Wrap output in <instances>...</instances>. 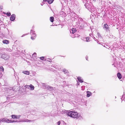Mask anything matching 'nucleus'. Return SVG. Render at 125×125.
Segmentation results:
<instances>
[{
	"instance_id": "39",
	"label": "nucleus",
	"mask_w": 125,
	"mask_h": 125,
	"mask_svg": "<svg viewBox=\"0 0 125 125\" xmlns=\"http://www.w3.org/2000/svg\"><path fill=\"white\" fill-rule=\"evenodd\" d=\"M62 112H63V113H65L66 112V111L65 110H64L62 111Z\"/></svg>"
},
{
	"instance_id": "4",
	"label": "nucleus",
	"mask_w": 125,
	"mask_h": 125,
	"mask_svg": "<svg viewBox=\"0 0 125 125\" xmlns=\"http://www.w3.org/2000/svg\"><path fill=\"white\" fill-rule=\"evenodd\" d=\"M2 122H7L8 123H13L16 122V121L13 120H10L8 119L3 118L1 120Z\"/></svg>"
},
{
	"instance_id": "17",
	"label": "nucleus",
	"mask_w": 125,
	"mask_h": 125,
	"mask_svg": "<svg viewBox=\"0 0 125 125\" xmlns=\"http://www.w3.org/2000/svg\"><path fill=\"white\" fill-rule=\"evenodd\" d=\"M75 34H74V33H70V35L73 38H75Z\"/></svg>"
},
{
	"instance_id": "18",
	"label": "nucleus",
	"mask_w": 125,
	"mask_h": 125,
	"mask_svg": "<svg viewBox=\"0 0 125 125\" xmlns=\"http://www.w3.org/2000/svg\"><path fill=\"white\" fill-rule=\"evenodd\" d=\"M54 18L53 17H50V20L52 22H53L54 21Z\"/></svg>"
},
{
	"instance_id": "31",
	"label": "nucleus",
	"mask_w": 125,
	"mask_h": 125,
	"mask_svg": "<svg viewBox=\"0 0 125 125\" xmlns=\"http://www.w3.org/2000/svg\"><path fill=\"white\" fill-rule=\"evenodd\" d=\"M86 40H87L86 42H89L90 41V40H90L89 38V37H86Z\"/></svg>"
},
{
	"instance_id": "8",
	"label": "nucleus",
	"mask_w": 125,
	"mask_h": 125,
	"mask_svg": "<svg viewBox=\"0 0 125 125\" xmlns=\"http://www.w3.org/2000/svg\"><path fill=\"white\" fill-rule=\"evenodd\" d=\"M16 16L15 14L12 15L10 18V20L11 21H13L15 19Z\"/></svg>"
},
{
	"instance_id": "33",
	"label": "nucleus",
	"mask_w": 125,
	"mask_h": 125,
	"mask_svg": "<svg viewBox=\"0 0 125 125\" xmlns=\"http://www.w3.org/2000/svg\"><path fill=\"white\" fill-rule=\"evenodd\" d=\"M16 118L19 119L20 118V117L21 116V115H16Z\"/></svg>"
},
{
	"instance_id": "43",
	"label": "nucleus",
	"mask_w": 125,
	"mask_h": 125,
	"mask_svg": "<svg viewBox=\"0 0 125 125\" xmlns=\"http://www.w3.org/2000/svg\"><path fill=\"white\" fill-rule=\"evenodd\" d=\"M43 1H48V0H43Z\"/></svg>"
},
{
	"instance_id": "16",
	"label": "nucleus",
	"mask_w": 125,
	"mask_h": 125,
	"mask_svg": "<svg viewBox=\"0 0 125 125\" xmlns=\"http://www.w3.org/2000/svg\"><path fill=\"white\" fill-rule=\"evenodd\" d=\"M22 73L24 74L27 75H29L30 73V72L29 71H23Z\"/></svg>"
},
{
	"instance_id": "10",
	"label": "nucleus",
	"mask_w": 125,
	"mask_h": 125,
	"mask_svg": "<svg viewBox=\"0 0 125 125\" xmlns=\"http://www.w3.org/2000/svg\"><path fill=\"white\" fill-rule=\"evenodd\" d=\"M86 93L87 94L86 96L87 97H89L90 96H91L92 94V93L90 91H86Z\"/></svg>"
},
{
	"instance_id": "6",
	"label": "nucleus",
	"mask_w": 125,
	"mask_h": 125,
	"mask_svg": "<svg viewBox=\"0 0 125 125\" xmlns=\"http://www.w3.org/2000/svg\"><path fill=\"white\" fill-rule=\"evenodd\" d=\"M103 28L106 31H110L108 25L107 24H104L103 27Z\"/></svg>"
},
{
	"instance_id": "36",
	"label": "nucleus",
	"mask_w": 125,
	"mask_h": 125,
	"mask_svg": "<svg viewBox=\"0 0 125 125\" xmlns=\"http://www.w3.org/2000/svg\"><path fill=\"white\" fill-rule=\"evenodd\" d=\"M89 35L91 37H92L93 36V37H94L93 35L92 34H92H91V33Z\"/></svg>"
},
{
	"instance_id": "21",
	"label": "nucleus",
	"mask_w": 125,
	"mask_h": 125,
	"mask_svg": "<svg viewBox=\"0 0 125 125\" xmlns=\"http://www.w3.org/2000/svg\"><path fill=\"white\" fill-rule=\"evenodd\" d=\"M53 0H48L47 2L49 4H51L53 2Z\"/></svg>"
},
{
	"instance_id": "41",
	"label": "nucleus",
	"mask_w": 125,
	"mask_h": 125,
	"mask_svg": "<svg viewBox=\"0 0 125 125\" xmlns=\"http://www.w3.org/2000/svg\"><path fill=\"white\" fill-rule=\"evenodd\" d=\"M88 59V57H87V56H86V60H87Z\"/></svg>"
},
{
	"instance_id": "13",
	"label": "nucleus",
	"mask_w": 125,
	"mask_h": 125,
	"mask_svg": "<svg viewBox=\"0 0 125 125\" xmlns=\"http://www.w3.org/2000/svg\"><path fill=\"white\" fill-rule=\"evenodd\" d=\"M76 31V30L74 28H72L71 30L70 31V33H74Z\"/></svg>"
},
{
	"instance_id": "27",
	"label": "nucleus",
	"mask_w": 125,
	"mask_h": 125,
	"mask_svg": "<svg viewBox=\"0 0 125 125\" xmlns=\"http://www.w3.org/2000/svg\"><path fill=\"white\" fill-rule=\"evenodd\" d=\"M0 69H1V70L3 72L4 71V68L2 66H1L0 67Z\"/></svg>"
},
{
	"instance_id": "1",
	"label": "nucleus",
	"mask_w": 125,
	"mask_h": 125,
	"mask_svg": "<svg viewBox=\"0 0 125 125\" xmlns=\"http://www.w3.org/2000/svg\"><path fill=\"white\" fill-rule=\"evenodd\" d=\"M68 116L73 118H78L80 117V115L77 112L73 111H71L67 114Z\"/></svg>"
},
{
	"instance_id": "11",
	"label": "nucleus",
	"mask_w": 125,
	"mask_h": 125,
	"mask_svg": "<svg viewBox=\"0 0 125 125\" xmlns=\"http://www.w3.org/2000/svg\"><path fill=\"white\" fill-rule=\"evenodd\" d=\"M47 88L50 91H52L54 89L53 87L49 86H47Z\"/></svg>"
},
{
	"instance_id": "5",
	"label": "nucleus",
	"mask_w": 125,
	"mask_h": 125,
	"mask_svg": "<svg viewBox=\"0 0 125 125\" xmlns=\"http://www.w3.org/2000/svg\"><path fill=\"white\" fill-rule=\"evenodd\" d=\"M24 87H25V88H28L31 90H33L34 88V86L32 84H30V85H25Z\"/></svg>"
},
{
	"instance_id": "22",
	"label": "nucleus",
	"mask_w": 125,
	"mask_h": 125,
	"mask_svg": "<svg viewBox=\"0 0 125 125\" xmlns=\"http://www.w3.org/2000/svg\"><path fill=\"white\" fill-rule=\"evenodd\" d=\"M90 11L92 13L93 12L94 10V8H92L91 9H90Z\"/></svg>"
},
{
	"instance_id": "30",
	"label": "nucleus",
	"mask_w": 125,
	"mask_h": 125,
	"mask_svg": "<svg viewBox=\"0 0 125 125\" xmlns=\"http://www.w3.org/2000/svg\"><path fill=\"white\" fill-rule=\"evenodd\" d=\"M12 117L13 118H16V115H12Z\"/></svg>"
},
{
	"instance_id": "46",
	"label": "nucleus",
	"mask_w": 125,
	"mask_h": 125,
	"mask_svg": "<svg viewBox=\"0 0 125 125\" xmlns=\"http://www.w3.org/2000/svg\"><path fill=\"white\" fill-rule=\"evenodd\" d=\"M11 91H12L13 90H11Z\"/></svg>"
},
{
	"instance_id": "26",
	"label": "nucleus",
	"mask_w": 125,
	"mask_h": 125,
	"mask_svg": "<svg viewBox=\"0 0 125 125\" xmlns=\"http://www.w3.org/2000/svg\"><path fill=\"white\" fill-rule=\"evenodd\" d=\"M52 66L56 69L58 68V66L57 65H53Z\"/></svg>"
},
{
	"instance_id": "37",
	"label": "nucleus",
	"mask_w": 125,
	"mask_h": 125,
	"mask_svg": "<svg viewBox=\"0 0 125 125\" xmlns=\"http://www.w3.org/2000/svg\"><path fill=\"white\" fill-rule=\"evenodd\" d=\"M57 124L58 125H60V121L58 122Z\"/></svg>"
},
{
	"instance_id": "34",
	"label": "nucleus",
	"mask_w": 125,
	"mask_h": 125,
	"mask_svg": "<svg viewBox=\"0 0 125 125\" xmlns=\"http://www.w3.org/2000/svg\"><path fill=\"white\" fill-rule=\"evenodd\" d=\"M122 100H124V99L125 98V95H123L122 96V97L121 98Z\"/></svg>"
},
{
	"instance_id": "9",
	"label": "nucleus",
	"mask_w": 125,
	"mask_h": 125,
	"mask_svg": "<svg viewBox=\"0 0 125 125\" xmlns=\"http://www.w3.org/2000/svg\"><path fill=\"white\" fill-rule=\"evenodd\" d=\"M33 121V120H28L27 119H24L22 120V122H31Z\"/></svg>"
},
{
	"instance_id": "19",
	"label": "nucleus",
	"mask_w": 125,
	"mask_h": 125,
	"mask_svg": "<svg viewBox=\"0 0 125 125\" xmlns=\"http://www.w3.org/2000/svg\"><path fill=\"white\" fill-rule=\"evenodd\" d=\"M63 71L64 72V73L67 75L68 72L66 69H64L63 70Z\"/></svg>"
},
{
	"instance_id": "32",
	"label": "nucleus",
	"mask_w": 125,
	"mask_h": 125,
	"mask_svg": "<svg viewBox=\"0 0 125 125\" xmlns=\"http://www.w3.org/2000/svg\"><path fill=\"white\" fill-rule=\"evenodd\" d=\"M80 36L78 34H75V38L76 37H79Z\"/></svg>"
},
{
	"instance_id": "28",
	"label": "nucleus",
	"mask_w": 125,
	"mask_h": 125,
	"mask_svg": "<svg viewBox=\"0 0 125 125\" xmlns=\"http://www.w3.org/2000/svg\"><path fill=\"white\" fill-rule=\"evenodd\" d=\"M3 9V7L2 6L0 5V11H1Z\"/></svg>"
},
{
	"instance_id": "44",
	"label": "nucleus",
	"mask_w": 125,
	"mask_h": 125,
	"mask_svg": "<svg viewBox=\"0 0 125 125\" xmlns=\"http://www.w3.org/2000/svg\"><path fill=\"white\" fill-rule=\"evenodd\" d=\"M97 43H99V42L98 41L97 42Z\"/></svg>"
},
{
	"instance_id": "35",
	"label": "nucleus",
	"mask_w": 125,
	"mask_h": 125,
	"mask_svg": "<svg viewBox=\"0 0 125 125\" xmlns=\"http://www.w3.org/2000/svg\"><path fill=\"white\" fill-rule=\"evenodd\" d=\"M44 57H41L40 58L42 60H43L44 59Z\"/></svg>"
},
{
	"instance_id": "23",
	"label": "nucleus",
	"mask_w": 125,
	"mask_h": 125,
	"mask_svg": "<svg viewBox=\"0 0 125 125\" xmlns=\"http://www.w3.org/2000/svg\"><path fill=\"white\" fill-rule=\"evenodd\" d=\"M81 39L82 40L84 41H86L87 40L86 37H82Z\"/></svg>"
},
{
	"instance_id": "38",
	"label": "nucleus",
	"mask_w": 125,
	"mask_h": 125,
	"mask_svg": "<svg viewBox=\"0 0 125 125\" xmlns=\"http://www.w3.org/2000/svg\"><path fill=\"white\" fill-rule=\"evenodd\" d=\"M27 34H23L21 37H23L25 36V35H26Z\"/></svg>"
},
{
	"instance_id": "7",
	"label": "nucleus",
	"mask_w": 125,
	"mask_h": 125,
	"mask_svg": "<svg viewBox=\"0 0 125 125\" xmlns=\"http://www.w3.org/2000/svg\"><path fill=\"white\" fill-rule=\"evenodd\" d=\"M9 56L5 54H3L1 56V58L4 59L5 60H8L9 58Z\"/></svg>"
},
{
	"instance_id": "2",
	"label": "nucleus",
	"mask_w": 125,
	"mask_h": 125,
	"mask_svg": "<svg viewBox=\"0 0 125 125\" xmlns=\"http://www.w3.org/2000/svg\"><path fill=\"white\" fill-rule=\"evenodd\" d=\"M91 31L93 32V34L96 33L97 35V36L96 37L97 38V39L95 38V37H94V39L95 41H96V40H98L100 41H103V39L101 37L99 33L95 30V29L93 28L91 29Z\"/></svg>"
},
{
	"instance_id": "25",
	"label": "nucleus",
	"mask_w": 125,
	"mask_h": 125,
	"mask_svg": "<svg viewBox=\"0 0 125 125\" xmlns=\"http://www.w3.org/2000/svg\"><path fill=\"white\" fill-rule=\"evenodd\" d=\"M6 14L8 16H10L11 15V13L10 12H7Z\"/></svg>"
},
{
	"instance_id": "14",
	"label": "nucleus",
	"mask_w": 125,
	"mask_h": 125,
	"mask_svg": "<svg viewBox=\"0 0 125 125\" xmlns=\"http://www.w3.org/2000/svg\"><path fill=\"white\" fill-rule=\"evenodd\" d=\"M2 42L3 43L6 44H8L9 43V41L8 40H5L3 41Z\"/></svg>"
},
{
	"instance_id": "12",
	"label": "nucleus",
	"mask_w": 125,
	"mask_h": 125,
	"mask_svg": "<svg viewBox=\"0 0 125 125\" xmlns=\"http://www.w3.org/2000/svg\"><path fill=\"white\" fill-rule=\"evenodd\" d=\"M77 79L79 82L81 83H82L83 82V80L81 77H78L77 78Z\"/></svg>"
},
{
	"instance_id": "20",
	"label": "nucleus",
	"mask_w": 125,
	"mask_h": 125,
	"mask_svg": "<svg viewBox=\"0 0 125 125\" xmlns=\"http://www.w3.org/2000/svg\"><path fill=\"white\" fill-rule=\"evenodd\" d=\"M7 51H9L10 52H11L12 51V50L9 48H7L5 49Z\"/></svg>"
},
{
	"instance_id": "24",
	"label": "nucleus",
	"mask_w": 125,
	"mask_h": 125,
	"mask_svg": "<svg viewBox=\"0 0 125 125\" xmlns=\"http://www.w3.org/2000/svg\"><path fill=\"white\" fill-rule=\"evenodd\" d=\"M87 4H88L86 3L84 5L85 6L86 8L88 9L89 10V8H90V7L87 6Z\"/></svg>"
},
{
	"instance_id": "40",
	"label": "nucleus",
	"mask_w": 125,
	"mask_h": 125,
	"mask_svg": "<svg viewBox=\"0 0 125 125\" xmlns=\"http://www.w3.org/2000/svg\"><path fill=\"white\" fill-rule=\"evenodd\" d=\"M79 82H77V84H76L77 85H79Z\"/></svg>"
},
{
	"instance_id": "15",
	"label": "nucleus",
	"mask_w": 125,
	"mask_h": 125,
	"mask_svg": "<svg viewBox=\"0 0 125 125\" xmlns=\"http://www.w3.org/2000/svg\"><path fill=\"white\" fill-rule=\"evenodd\" d=\"M117 76L118 78L120 79H121L122 78V75L121 73H118L117 74Z\"/></svg>"
},
{
	"instance_id": "47",
	"label": "nucleus",
	"mask_w": 125,
	"mask_h": 125,
	"mask_svg": "<svg viewBox=\"0 0 125 125\" xmlns=\"http://www.w3.org/2000/svg\"><path fill=\"white\" fill-rule=\"evenodd\" d=\"M13 70H14V72H15V71H14V69H13Z\"/></svg>"
},
{
	"instance_id": "29",
	"label": "nucleus",
	"mask_w": 125,
	"mask_h": 125,
	"mask_svg": "<svg viewBox=\"0 0 125 125\" xmlns=\"http://www.w3.org/2000/svg\"><path fill=\"white\" fill-rule=\"evenodd\" d=\"M36 56V53H34L32 55V57H35Z\"/></svg>"
},
{
	"instance_id": "42",
	"label": "nucleus",
	"mask_w": 125,
	"mask_h": 125,
	"mask_svg": "<svg viewBox=\"0 0 125 125\" xmlns=\"http://www.w3.org/2000/svg\"><path fill=\"white\" fill-rule=\"evenodd\" d=\"M44 3L43 2H42V3H41V4L42 5L43 4H44Z\"/></svg>"
},
{
	"instance_id": "45",
	"label": "nucleus",
	"mask_w": 125,
	"mask_h": 125,
	"mask_svg": "<svg viewBox=\"0 0 125 125\" xmlns=\"http://www.w3.org/2000/svg\"><path fill=\"white\" fill-rule=\"evenodd\" d=\"M124 101L125 100V99H124Z\"/></svg>"
},
{
	"instance_id": "3",
	"label": "nucleus",
	"mask_w": 125,
	"mask_h": 125,
	"mask_svg": "<svg viewBox=\"0 0 125 125\" xmlns=\"http://www.w3.org/2000/svg\"><path fill=\"white\" fill-rule=\"evenodd\" d=\"M31 39L32 40L35 39L36 36V35L35 33V31L33 30H31Z\"/></svg>"
}]
</instances>
